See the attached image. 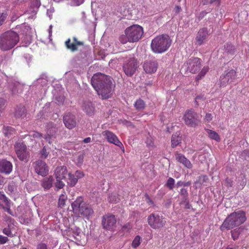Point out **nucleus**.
Masks as SVG:
<instances>
[{"mask_svg":"<svg viewBox=\"0 0 249 249\" xmlns=\"http://www.w3.org/2000/svg\"><path fill=\"white\" fill-rule=\"evenodd\" d=\"M246 181H243L241 183V185H242V189L246 185Z\"/></svg>","mask_w":249,"mask_h":249,"instance_id":"obj_61","label":"nucleus"},{"mask_svg":"<svg viewBox=\"0 0 249 249\" xmlns=\"http://www.w3.org/2000/svg\"><path fill=\"white\" fill-rule=\"evenodd\" d=\"M36 249H48L46 244L40 242L37 245Z\"/></svg>","mask_w":249,"mask_h":249,"instance_id":"obj_48","label":"nucleus"},{"mask_svg":"<svg viewBox=\"0 0 249 249\" xmlns=\"http://www.w3.org/2000/svg\"><path fill=\"white\" fill-rule=\"evenodd\" d=\"M8 237L0 235V244H4L8 241Z\"/></svg>","mask_w":249,"mask_h":249,"instance_id":"obj_49","label":"nucleus"},{"mask_svg":"<svg viewBox=\"0 0 249 249\" xmlns=\"http://www.w3.org/2000/svg\"><path fill=\"white\" fill-rule=\"evenodd\" d=\"M0 200L3 203L6 204L10 202V200L6 196L3 192L0 191Z\"/></svg>","mask_w":249,"mask_h":249,"instance_id":"obj_37","label":"nucleus"},{"mask_svg":"<svg viewBox=\"0 0 249 249\" xmlns=\"http://www.w3.org/2000/svg\"><path fill=\"white\" fill-rule=\"evenodd\" d=\"M203 5H206L207 4V2L206 1H204L203 3Z\"/></svg>","mask_w":249,"mask_h":249,"instance_id":"obj_62","label":"nucleus"},{"mask_svg":"<svg viewBox=\"0 0 249 249\" xmlns=\"http://www.w3.org/2000/svg\"><path fill=\"white\" fill-rule=\"evenodd\" d=\"M224 48L225 51L231 54H233L235 52V47L231 44L227 43L225 45Z\"/></svg>","mask_w":249,"mask_h":249,"instance_id":"obj_32","label":"nucleus"},{"mask_svg":"<svg viewBox=\"0 0 249 249\" xmlns=\"http://www.w3.org/2000/svg\"><path fill=\"white\" fill-rule=\"evenodd\" d=\"M102 134L108 142L120 147L124 152V148L123 144L114 133L109 130H105L103 131Z\"/></svg>","mask_w":249,"mask_h":249,"instance_id":"obj_13","label":"nucleus"},{"mask_svg":"<svg viewBox=\"0 0 249 249\" xmlns=\"http://www.w3.org/2000/svg\"><path fill=\"white\" fill-rule=\"evenodd\" d=\"M180 194L184 197H187L188 196V192L187 189L185 188H182L180 190Z\"/></svg>","mask_w":249,"mask_h":249,"instance_id":"obj_51","label":"nucleus"},{"mask_svg":"<svg viewBox=\"0 0 249 249\" xmlns=\"http://www.w3.org/2000/svg\"><path fill=\"white\" fill-rule=\"evenodd\" d=\"M22 249H27L26 248H23Z\"/></svg>","mask_w":249,"mask_h":249,"instance_id":"obj_64","label":"nucleus"},{"mask_svg":"<svg viewBox=\"0 0 249 249\" xmlns=\"http://www.w3.org/2000/svg\"><path fill=\"white\" fill-rule=\"evenodd\" d=\"M67 48L73 52L78 50V46L83 45V43L78 41L76 37L72 38V42H71L70 38L68 39L65 42Z\"/></svg>","mask_w":249,"mask_h":249,"instance_id":"obj_20","label":"nucleus"},{"mask_svg":"<svg viewBox=\"0 0 249 249\" xmlns=\"http://www.w3.org/2000/svg\"><path fill=\"white\" fill-rule=\"evenodd\" d=\"M3 233L9 237H13V235L9 228H5L3 229Z\"/></svg>","mask_w":249,"mask_h":249,"instance_id":"obj_43","label":"nucleus"},{"mask_svg":"<svg viewBox=\"0 0 249 249\" xmlns=\"http://www.w3.org/2000/svg\"><path fill=\"white\" fill-rule=\"evenodd\" d=\"M13 170L11 162L5 159L0 160V173L4 175H9Z\"/></svg>","mask_w":249,"mask_h":249,"instance_id":"obj_19","label":"nucleus"},{"mask_svg":"<svg viewBox=\"0 0 249 249\" xmlns=\"http://www.w3.org/2000/svg\"><path fill=\"white\" fill-rule=\"evenodd\" d=\"M45 139L47 141H49V143H51V142L49 141L50 139L51 138V135L48 134L47 135L45 136L44 137Z\"/></svg>","mask_w":249,"mask_h":249,"instance_id":"obj_59","label":"nucleus"},{"mask_svg":"<svg viewBox=\"0 0 249 249\" xmlns=\"http://www.w3.org/2000/svg\"><path fill=\"white\" fill-rule=\"evenodd\" d=\"M134 107L137 110H142L145 107V104L142 99L140 98L135 102Z\"/></svg>","mask_w":249,"mask_h":249,"instance_id":"obj_29","label":"nucleus"},{"mask_svg":"<svg viewBox=\"0 0 249 249\" xmlns=\"http://www.w3.org/2000/svg\"><path fill=\"white\" fill-rule=\"evenodd\" d=\"M27 114V110L25 107L19 105L15 108L14 115L17 118H24Z\"/></svg>","mask_w":249,"mask_h":249,"instance_id":"obj_24","label":"nucleus"},{"mask_svg":"<svg viewBox=\"0 0 249 249\" xmlns=\"http://www.w3.org/2000/svg\"><path fill=\"white\" fill-rule=\"evenodd\" d=\"M71 207L74 214L89 218L93 213L91 205L85 202L81 196L77 197L71 203Z\"/></svg>","mask_w":249,"mask_h":249,"instance_id":"obj_6","label":"nucleus"},{"mask_svg":"<svg viewBox=\"0 0 249 249\" xmlns=\"http://www.w3.org/2000/svg\"><path fill=\"white\" fill-rule=\"evenodd\" d=\"M182 141V137L180 136V133L177 132L173 134L171 138V146L174 148L179 145Z\"/></svg>","mask_w":249,"mask_h":249,"instance_id":"obj_26","label":"nucleus"},{"mask_svg":"<svg viewBox=\"0 0 249 249\" xmlns=\"http://www.w3.org/2000/svg\"><path fill=\"white\" fill-rule=\"evenodd\" d=\"M142 67L146 73L152 74L157 71L158 63L154 58L147 59L144 61Z\"/></svg>","mask_w":249,"mask_h":249,"instance_id":"obj_15","label":"nucleus"},{"mask_svg":"<svg viewBox=\"0 0 249 249\" xmlns=\"http://www.w3.org/2000/svg\"><path fill=\"white\" fill-rule=\"evenodd\" d=\"M226 249H233L231 247H228Z\"/></svg>","mask_w":249,"mask_h":249,"instance_id":"obj_63","label":"nucleus"},{"mask_svg":"<svg viewBox=\"0 0 249 249\" xmlns=\"http://www.w3.org/2000/svg\"><path fill=\"white\" fill-rule=\"evenodd\" d=\"M53 178L52 176L44 178L41 181V186L44 190H49L53 186Z\"/></svg>","mask_w":249,"mask_h":249,"instance_id":"obj_25","label":"nucleus"},{"mask_svg":"<svg viewBox=\"0 0 249 249\" xmlns=\"http://www.w3.org/2000/svg\"><path fill=\"white\" fill-rule=\"evenodd\" d=\"M236 77V72L231 69L225 71L220 76L219 85L220 87H225L234 81Z\"/></svg>","mask_w":249,"mask_h":249,"instance_id":"obj_11","label":"nucleus"},{"mask_svg":"<svg viewBox=\"0 0 249 249\" xmlns=\"http://www.w3.org/2000/svg\"><path fill=\"white\" fill-rule=\"evenodd\" d=\"M182 119L185 124L189 127H196L201 123L197 113L192 109L186 110Z\"/></svg>","mask_w":249,"mask_h":249,"instance_id":"obj_8","label":"nucleus"},{"mask_svg":"<svg viewBox=\"0 0 249 249\" xmlns=\"http://www.w3.org/2000/svg\"><path fill=\"white\" fill-rule=\"evenodd\" d=\"M232 180L229 178H226L224 181V185L227 188L231 187L232 186Z\"/></svg>","mask_w":249,"mask_h":249,"instance_id":"obj_45","label":"nucleus"},{"mask_svg":"<svg viewBox=\"0 0 249 249\" xmlns=\"http://www.w3.org/2000/svg\"><path fill=\"white\" fill-rule=\"evenodd\" d=\"M56 179V181L55 184L56 187L59 189L63 188L65 185V184L62 181H61L62 179L58 178Z\"/></svg>","mask_w":249,"mask_h":249,"instance_id":"obj_40","label":"nucleus"},{"mask_svg":"<svg viewBox=\"0 0 249 249\" xmlns=\"http://www.w3.org/2000/svg\"><path fill=\"white\" fill-rule=\"evenodd\" d=\"M18 34L10 30L5 32L0 36V49L6 51L13 48L19 42Z\"/></svg>","mask_w":249,"mask_h":249,"instance_id":"obj_4","label":"nucleus"},{"mask_svg":"<svg viewBox=\"0 0 249 249\" xmlns=\"http://www.w3.org/2000/svg\"><path fill=\"white\" fill-rule=\"evenodd\" d=\"M36 172L43 177L46 176L49 172V167L44 161L38 160L35 163Z\"/></svg>","mask_w":249,"mask_h":249,"instance_id":"obj_17","label":"nucleus"},{"mask_svg":"<svg viewBox=\"0 0 249 249\" xmlns=\"http://www.w3.org/2000/svg\"><path fill=\"white\" fill-rule=\"evenodd\" d=\"M231 235L232 239L235 240L238 238L239 235L240 233V230L239 229H236L231 231Z\"/></svg>","mask_w":249,"mask_h":249,"instance_id":"obj_36","label":"nucleus"},{"mask_svg":"<svg viewBox=\"0 0 249 249\" xmlns=\"http://www.w3.org/2000/svg\"><path fill=\"white\" fill-rule=\"evenodd\" d=\"M49 152H47L45 147L44 146L40 151L41 158L46 159L48 157Z\"/></svg>","mask_w":249,"mask_h":249,"instance_id":"obj_42","label":"nucleus"},{"mask_svg":"<svg viewBox=\"0 0 249 249\" xmlns=\"http://www.w3.org/2000/svg\"><path fill=\"white\" fill-rule=\"evenodd\" d=\"M147 222L150 227L155 230H159L164 227L166 223L162 215L156 213H151L148 216Z\"/></svg>","mask_w":249,"mask_h":249,"instance_id":"obj_9","label":"nucleus"},{"mask_svg":"<svg viewBox=\"0 0 249 249\" xmlns=\"http://www.w3.org/2000/svg\"><path fill=\"white\" fill-rule=\"evenodd\" d=\"M3 132L4 135L8 137H10L15 133V130L11 126H4L3 128Z\"/></svg>","mask_w":249,"mask_h":249,"instance_id":"obj_28","label":"nucleus"},{"mask_svg":"<svg viewBox=\"0 0 249 249\" xmlns=\"http://www.w3.org/2000/svg\"><path fill=\"white\" fill-rule=\"evenodd\" d=\"M145 143L148 147H154V139L150 135L147 137Z\"/></svg>","mask_w":249,"mask_h":249,"instance_id":"obj_34","label":"nucleus"},{"mask_svg":"<svg viewBox=\"0 0 249 249\" xmlns=\"http://www.w3.org/2000/svg\"><path fill=\"white\" fill-rule=\"evenodd\" d=\"M4 178L0 175V185H2L4 183Z\"/></svg>","mask_w":249,"mask_h":249,"instance_id":"obj_57","label":"nucleus"},{"mask_svg":"<svg viewBox=\"0 0 249 249\" xmlns=\"http://www.w3.org/2000/svg\"><path fill=\"white\" fill-rule=\"evenodd\" d=\"M139 67V62L134 57L125 60L123 65V70L124 73L129 77L132 76Z\"/></svg>","mask_w":249,"mask_h":249,"instance_id":"obj_10","label":"nucleus"},{"mask_svg":"<svg viewBox=\"0 0 249 249\" xmlns=\"http://www.w3.org/2000/svg\"><path fill=\"white\" fill-rule=\"evenodd\" d=\"M68 174L67 168L64 165L57 167L54 171L56 179H65Z\"/></svg>","mask_w":249,"mask_h":249,"instance_id":"obj_22","label":"nucleus"},{"mask_svg":"<svg viewBox=\"0 0 249 249\" xmlns=\"http://www.w3.org/2000/svg\"><path fill=\"white\" fill-rule=\"evenodd\" d=\"M176 158L178 161L182 163L187 168L191 169L192 168L193 165L190 161L182 154L177 153Z\"/></svg>","mask_w":249,"mask_h":249,"instance_id":"obj_23","label":"nucleus"},{"mask_svg":"<svg viewBox=\"0 0 249 249\" xmlns=\"http://www.w3.org/2000/svg\"><path fill=\"white\" fill-rule=\"evenodd\" d=\"M67 199V196L65 192L60 196L58 199V206L59 207H63L65 206L66 202Z\"/></svg>","mask_w":249,"mask_h":249,"instance_id":"obj_30","label":"nucleus"},{"mask_svg":"<svg viewBox=\"0 0 249 249\" xmlns=\"http://www.w3.org/2000/svg\"><path fill=\"white\" fill-rule=\"evenodd\" d=\"M15 147L19 160L27 162L28 160L29 154L27 150L26 145L23 143L18 142L16 144Z\"/></svg>","mask_w":249,"mask_h":249,"instance_id":"obj_12","label":"nucleus"},{"mask_svg":"<svg viewBox=\"0 0 249 249\" xmlns=\"http://www.w3.org/2000/svg\"><path fill=\"white\" fill-rule=\"evenodd\" d=\"M176 185H177V187H179L181 186L182 185L186 186V183H184V182H183L182 181H178Z\"/></svg>","mask_w":249,"mask_h":249,"instance_id":"obj_54","label":"nucleus"},{"mask_svg":"<svg viewBox=\"0 0 249 249\" xmlns=\"http://www.w3.org/2000/svg\"><path fill=\"white\" fill-rule=\"evenodd\" d=\"M68 185L71 187L74 186L78 181V178H76L74 175L71 173H68Z\"/></svg>","mask_w":249,"mask_h":249,"instance_id":"obj_27","label":"nucleus"},{"mask_svg":"<svg viewBox=\"0 0 249 249\" xmlns=\"http://www.w3.org/2000/svg\"><path fill=\"white\" fill-rule=\"evenodd\" d=\"M5 207H3V209L5 211L7 212L9 214L13 215L12 211L10 209V202L5 204Z\"/></svg>","mask_w":249,"mask_h":249,"instance_id":"obj_44","label":"nucleus"},{"mask_svg":"<svg viewBox=\"0 0 249 249\" xmlns=\"http://www.w3.org/2000/svg\"><path fill=\"white\" fill-rule=\"evenodd\" d=\"M31 136L34 138L40 139L42 137V134L36 131H35L31 135Z\"/></svg>","mask_w":249,"mask_h":249,"instance_id":"obj_46","label":"nucleus"},{"mask_svg":"<svg viewBox=\"0 0 249 249\" xmlns=\"http://www.w3.org/2000/svg\"><path fill=\"white\" fill-rule=\"evenodd\" d=\"M143 34V28L139 25H133L127 27L124 31V35H121L119 40L122 44L127 42H136L138 41Z\"/></svg>","mask_w":249,"mask_h":249,"instance_id":"obj_3","label":"nucleus"},{"mask_svg":"<svg viewBox=\"0 0 249 249\" xmlns=\"http://www.w3.org/2000/svg\"><path fill=\"white\" fill-rule=\"evenodd\" d=\"M75 176L76 178H82L84 176V173L80 171H76L75 173Z\"/></svg>","mask_w":249,"mask_h":249,"instance_id":"obj_50","label":"nucleus"},{"mask_svg":"<svg viewBox=\"0 0 249 249\" xmlns=\"http://www.w3.org/2000/svg\"><path fill=\"white\" fill-rule=\"evenodd\" d=\"M146 198L147 199V203L149 205H154V203L153 201L148 196H146Z\"/></svg>","mask_w":249,"mask_h":249,"instance_id":"obj_55","label":"nucleus"},{"mask_svg":"<svg viewBox=\"0 0 249 249\" xmlns=\"http://www.w3.org/2000/svg\"><path fill=\"white\" fill-rule=\"evenodd\" d=\"M91 84L97 94L103 100L111 97L115 85L110 76L97 73L91 79Z\"/></svg>","mask_w":249,"mask_h":249,"instance_id":"obj_1","label":"nucleus"},{"mask_svg":"<svg viewBox=\"0 0 249 249\" xmlns=\"http://www.w3.org/2000/svg\"><path fill=\"white\" fill-rule=\"evenodd\" d=\"M202 66L201 59L196 57H191L184 64L187 71L190 73L195 74L199 71L196 77V80L197 81L203 77L209 70V67L208 66H204L201 70Z\"/></svg>","mask_w":249,"mask_h":249,"instance_id":"obj_2","label":"nucleus"},{"mask_svg":"<svg viewBox=\"0 0 249 249\" xmlns=\"http://www.w3.org/2000/svg\"><path fill=\"white\" fill-rule=\"evenodd\" d=\"M84 158V156L83 155H80L78 157L79 161H82Z\"/></svg>","mask_w":249,"mask_h":249,"instance_id":"obj_60","label":"nucleus"},{"mask_svg":"<svg viewBox=\"0 0 249 249\" xmlns=\"http://www.w3.org/2000/svg\"><path fill=\"white\" fill-rule=\"evenodd\" d=\"M81 108L84 112L88 116H91L95 112V107L90 101H83Z\"/></svg>","mask_w":249,"mask_h":249,"instance_id":"obj_21","label":"nucleus"},{"mask_svg":"<svg viewBox=\"0 0 249 249\" xmlns=\"http://www.w3.org/2000/svg\"><path fill=\"white\" fill-rule=\"evenodd\" d=\"M213 120V116L211 113H207L204 118L205 122H210Z\"/></svg>","mask_w":249,"mask_h":249,"instance_id":"obj_47","label":"nucleus"},{"mask_svg":"<svg viewBox=\"0 0 249 249\" xmlns=\"http://www.w3.org/2000/svg\"><path fill=\"white\" fill-rule=\"evenodd\" d=\"M207 132L209 134V137L213 140H215L217 142H219L220 141V138L217 132L208 129Z\"/></svg>","mask_w":249,"mask_h":249,"instance_id":"obj_31","label":"nucleus"},{"mask_svg":"<svg viewBox=\"0 0 249 249\" xmlns=\"http://www.w3.org/2000/svg\"><path fill=\"white\" fill-rule=\"evenodd\" d=\"M63 122L65 126L69 129L74 128L76 125L75 116L71 113H68L64 116Z\"/></svg>","mask_w":249,"mask_h":249,"instance_id":"obj_18","label":"nucleus"},{"mask_svg":"<svg viewBox=\"0 0 249 249\" xmlns=\"http://www.w3.org/2000/svg\"><path fill=\"white\" fill-rule=\"evenodd\" d=\"M108 200L111 203H117L118 201V198L114 195L110 194L108 197Z\"/></svg>","mask_w":249,"mask_h":249,"instance_id":"obj_38","label":"nucleus"},{"mask_svg":"<svg viewBox=\"0 0 249 249\" xmlns=\"http://www.w3.org/2000/svg\"><path fill=\"white\" fill-rule=\"evenodd\" d=\"M116 223L115 216L113 214L107 213L102 217V224L103 228L106 230H112Z\"/></svg>","mask_w":249,"mask_h":249,"instance_id":"obj_14","label":"nucleus"},{"mask_svg":"<svg viewBox=\"0 0 249 249\" xmlns=\"http://www.w3.org/2000/svg\"><path fill=\"white\" fill-rule=\"evenodd\" d=\"M209 36L207 28H200L198 31L195 38L196 44L200 46L206 42Z\"/></svg>","mask_w":249,"mask_h":249,"instance_id":"obj_16","label":"nucleus"},{"mask_svg":"<svg viewBox=\"0 0 249 249\" xmlns=\"http://www.w3.org/2000/svg\"><path fill=\"white\" fill-rule=\"evenodd\" d=\"M7 17V14L5 12L0 13V26L4 22Z\"/></svg>","mask_w":249,"mask_h":249,"instance_id":"obj_39","label":"nucleus"},{"mask_svg":"<svg viewBox=\"0 0 249 249\" xmlns=\"http://www.w3.org/2000/svg\"><path fill=\"white\" fill-rule=\"evenodd\" d=\"M174 184H175V179L172 178H169L167 181L165 186L169 190H171L174 188Z\"/></svg>","mask_w":249,"mask_h":249,"instance_id":"obj_35","label":"nucleus"},{"mask_svg":"<svg viewBox=\"0 0 249 249\" xmlns=\"http://www.w3.org/2000/svg\"><path fill=\"white\" fill-rule=\"evenodd\" d=\"M207 14V13L205 11H203L201 12L199 14L198 17V19L199 20L202 19Z\"/></svg>","mask_w":249,"mask_h":249,"instance_id":"obj_53","label":"nucleus"},{"mask_svg":"<svg viewBox=\"0 0 249 249\" xmlns=\"http://www.w3.org/2000/svg\"><path fill=\"white\" fill-rule=\"evenodd\" d=\"M246 220L245 213L242 211L234 212L230 214L224 220L221 228L232 229L239 226Z\"/></svg>","mask_w":249,"mask_h":249,"instance_id":"obj_7","label":"nucleus"},{"mask_svg":"<svg viewBox=\"0 0 249 249\" xmlns=\"http://www.w3.org/2000/svg\"><path fill=\"white\" fill-rule=\"evenodd\" d=\"M220 0H210V4H214L217 6H219L220 4Z\"/></svg>","mask_w":249,"mask_h":249,"instance_id":"obj_52","label":"nucleus"},{"mask_svg":"<svg viewBox=\"0 0 249 249\" xmlns=\"http://www.w3.org/2000/svg\"><path fill=\"white\" fill-rule=\"evenodd\" d=\"M91 142V139L90 137H87L83 140V142L85 143H89Z\"/></svg>","mask_w":249,"mask_h":249,"instance_id":"obj_58","label":"nucleus"},{"mask_svg":"<svg viewBox=\"0 0 249 249\" xmlns=\"http://www.w3.org/2000/svg\"><path fill=\"white\" fill-rule=\"evenodd\" d=\"M172 43V40L167 35H161L153 38L151 43L152 51L156 53H161L168 50Z\"/></svg>","mask_w":249,"mask_h":249,"instance_id":"obj_5","label":"nucleus"},{"mask_svg":"<svg viewBox=\"0 0 249 249\" xmlns=\"http://www.w3.org/2000/svg\"><path fill=\"white\" fill-rule=\"evenodd\" d=\"M175 10L176 13H178L181 11V8L180 6L177 5L175 7Z\"/></svg>","mask_w":249,"mask_h":249,"instance_id":"obj_56","label":"nucleus"},{"mask_svg":"<svg viewBox=\"0 0 249 249\" xmlns=\"http://www.w3.org/2000/svg\"><path fill=\"white\" fill-rule=\"evenodd\" d=\"M142 238L139 235H137L133 239L132 243V247L133 248H137L141 244Z\"/></svg>","mask_w":249,"mask_h":249,"instance_id":"obj_33","label":"nucleus"},{"mask_svg":"<svg viewBox=\"0 0 249 249\" xmlns=\"http://www.w3.org/2000/svg\"><path fill=\"white\" fill-rule=\"evenodd\" d=\"M205 98L203 96H197L195 98V103L196 106H198L200 104V102L204 101Z\"/></svg>","mask_w":249,"mask_h":249,"instance_id":"obj_41","label":"nucleus"}]
</instances>
